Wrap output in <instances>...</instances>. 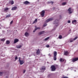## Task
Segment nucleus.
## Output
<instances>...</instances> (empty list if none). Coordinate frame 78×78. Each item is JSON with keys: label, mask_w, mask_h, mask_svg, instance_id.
I'll use <instances>...</instances> for the list:
<instances>
[{"label": "nucleus", "mask_w": 78, "mask_h": 78, "mask_svg": "<svg viewBox=\"0 0 78 78\" xmlns=\"http://www.w3.org/2000/svg\"><path fill=\"white\" fill-rule=\"evenodd\" d=\"M57 52L56 51H54V56H53V59L54 61H56L57 59Z\"/></svg>", "instance_id": "1"}, {"label": "nucleus", "mask_w": 78, "mask_h": 78, "mask_svg": "<svg viewBox=\"0 0 78 78\" xmlns=\"http://www.w3.org/2000/svg\"><path fill=\"white\" fill-rule=\"evenodd\" d=\"M51 70L52 71H55L56 68L55 67V65H52L51 66Z\"/></svg>", "instance_id": "2"}, {"label": "nucleus", "mask_w": 78, "mask_h": 78, "mask_svg": "<svg viewBox=\"0 0 78 78\" xmlns=\"http://www.w3.org/2000/svg\"><path fill=\"white\" fill-rule=\"evenodd\" d=\"M19 62H20V65H22L25 62V61L23 60H20V58H19Z\"/></svg>", "instance_id": "3"}, {"label": "nucleus", "mask_w": 78, "mask_h": 78, "mask_svg": "<svg viewBox=\"0 0 78 78\" xmlns=\"http://www.w3.org/2000/svg\"><path fill=\"white\" fill-rule=\"evenodd\" d=\"M78 60V58H73L72 59V62H75L76 61Z\"/></svg>", "instance_id": "4"}, {"label": "nucleus", "mask_w": 78, "mask_h": 78, "mask_svg": "<svg viewBox=\"0 0 78 78\" xmlns=\"http://www.w3.org/2000/svg\"><path fill=\"white\" fill-rule=\"evenodd\" d=\"M45 10H43L41 12V17H43L44 16V15H45Z\"/></svg>", "instance_id": "5"}, {"label": "nucleus", "mask_w": 78, "mask_h": 78, "mask_svg": "<svg viewBox=\"0 0 78 78\" xmlns=\"http://www.w3.org/2000/svg\"><path fill=\"white\" fill-rule=\"evenodd\" d=\"M23 4L25 5H30V2L28 1H26L23 2Z\"/></svg>", "instance_id": "6"}, {"label": "nucleus", "mask_w": 78, "mask_h": 78, "mask_svg": "<svg viewBox=\"0 0 78 78\" xmlns=\"http://www.w3.org/2000/svg\"><path fill=\"white\" fill-rule=\"evenodd\" d=\"M72 10V8L71 7H70L69 8V9H68V11L69 12V14H71V13H72L73 12V11H71Z\"/></svg>", "instance_id": "7"}, {"label": "nucleus", "mask_w": 78, "mask_h": 78, "mask_svg": "<svg viewBox=\"0 0 78 78\" xmlns=\"http://www.w3.org/2000/svg\"><path fill=\"white\" fill-rule=\"evenodd\" d=\"M51 20H53V18H51L48 19L46 20V22H50V21H51Z\"/></svg>", "instance_id": "8"}, {"label": "nucleus", "mask_w": 78, "mask_h": 78, "mask_svg": "<svg viewBox=\"0 0 78 78\" xmlns=\"http://www.w3.org/2000/svg\"><path fill=\"white\" fill-rule=\"evenodd\" d=\"M58 20H56L54 22V24H57V26H56V27H57L58 25Z\"/></svg>", "instance_id": "9"}, {"label": "nucleus", "mask_w": 78, "mask_h": 78, "mask_svg": "<svg viewBox=\"0 0 78 78\" xmlns=\"http://www.w3.org/2000/svg\"><path fill=\"white\" fill-rule=\"evenodd\" d=\"M37 51L36 53L37 55H39V54H40V51L39 50V49L37 50Z\"/></svg>", "instance_id": "10"}, {"label": "nucleus", "mask_w": 78, "mask_h": 78, "mask_svg": "<svg viewBox=\"0 0 78 78\" xmlns=\"http://www.w3.org/2000/svg\"><path fill=\"white\" fill-rule=\"evenodd\" d=\"M76 20H73V21H72V23L74 25H75V24H76Z\"/></svg>", "instance_id": "11"}, {"label": "nucleus", "mask_w": 78, "mask_h": 78, "mask_svg": "<svg viewBox=\"0 0 78 78\" xmlns=\"http://www.w3.org/2000/svg\"><path fill=\"white\" fill-rule=\"evenodd\" d=\"M41 70H44V71L45 70V67L44 66H42Z\"/></svg>", "instance_id": "12"}, {"label": "nucleus", "mask_w": 78, "mask_h": 78, "mask_svg": "<svg viewBox=\"0 0 78 78\" xmlns=\"http://www.w3.org/2000/svg\"><path fill=\"white\" fill-rule=\"evenodd\" d=\"M69 54V52L68 51H65L64 52V55H67Z\"/></svg>", "instance_id": "13"}, {"label": "nucleus", "mask_w": 78, "mask_h": 78, "mask_svg": "<svg viewBox=\"0 0 78 78\" xmlns=\"http://www.w3.org/2000/svg\"><path fill=\"white\" fill-rule=\"evenodd\" d=\"M40 27H36L35 28V30L33 31V33H34L36 31V30H37L38 29V30L40 29Z\"/></svg>", "instance_id": "14"}, {"label": "nucleus", "mask_w": 78, "mask_h": 78, "mask_svg": "<svg viewBox=\"0 0 78 78\" xmlns=\"http://www.w3.org/2000/svg\"><path fill=\"white\" fill-rule=\"evenodd\" d=\"M19 41V39H15L14 41V44H16V43H17V42Z\"/></svg>", "instance_id": "15"}, {"label": "nucleus", "mask_w": 78, "mask_h": 78, "mask_svg": "<svg viewBox=\"0 0 78 78\" xmlns=\"http://www.w3.org/2000/svg\"><path fill=\"white\" fill-rule=\"evenodd\" d=\"M17 9V7H14L12 8V11H14V10H16Z\"/></svg>", "instance_id": "16"}, {"label": "nucleus", "mask_w": 78, "mask_h": 78, "mask_svg": "<svg viewBox=\"0 0 78 78\" xmlns=\"http://www.w3.org/2000/svg\"><path fill=\"white\" fill-rule=\"evenodd\" d=\"M25 35L26 36V37H28V36H29V34L28 32H26L25 33Z\"/></svg>", "instance_id": "17"}, {"label": "nucleus", "mask_w": 78, "mask_h": 78, "mask_svg": "<svg viewBox=\"0 0 78 78\" xmlns=\"http://www.w3.org/2000/svg\"><path fill=\"white\" fill-rule=\"evenodd\" d=\"M9 3H10V4H11V5H13V4H14V1H9Z\"/></svg>", "instance_id": "18"}, {"label": "nucleus", "mask_w": 78, "mask_h": 78, "mask_svg": "<svg viewBox=\"0 0 78 78\" xmlns=\"http://www.w3.org/2000/svg\"><path fill=\"white\" fill-rule=\"evenodd\" d=\"M45 33V31H42L41 32H40L39 33V34H44Z\"/></svg>", "instance_id": "19"}, {"label": "nucleus", "mask_w": 78, "mask_h": 78, "mask_svg": "<svg viewBox=\"0 0 78 78\" xmlns=\"http://www.w3.org/2000/svg\"><path fill=\"white\" fill-rule=\"evenodd\" d=\"M6 44H10V41H9L7 40L6 41Z\"/></svg>", "instance_id": "20"}, {"label": "nucleus", "mask_w": 78, "mask_h": 78, "mask_svg": "<svg viewBox=\"0 0 78 78\" xmlns=\"http://www.w3.org/2000/svg\"><path fill=\"white\" fill-rule=\"evenodd\" d=\"M37 22V19H36L34 21V22L33 23H36Z\"/></svg>", "instance_id": "21"}, {"label": "nucleus", "mask_w": 78, "mask_h": 78, "mask_svg": "<svg viewBox=\"0 0 78 78\" xmlns=\"http://www.w3.org/2000/svg\"><path fill=\"white\" fill-rule=\"evenodd\" d=\"M5 38H2L0 39L1 41H5Z\"/></svg>", "instance_id": "22"}, {"label": "nucleus", "mask_w": 78, "mask_h": 78, "mask_svg": "<svg viewBox=\"0 0 78 78\" xmlns=\"http://www.w3.org/2000/svg\"><path fill=\"white\" fill-rule=\"evenodd\" d=\"M66 4H67V3L66 2H63V3H62V4L63 5H66Z\"/></svg>", "instance_id": "23"}, {"label": "nucleus", "mask_w": 78, "mask_h": 78, "mask_svg": "<svg viewBox=\"0 0 78 78\" xmlns=\"http://www.w3.org/2000/svg\"><path fill=\"white\" fill-rule=\"evenodd\" d=\"M10 17H11V15H8L6 16L5 18Z\"/></svg>", "instance_id": "24"}, {"label": "nucleus", "mask_w": 78, "mask_h": 78, "mask_svg": "<svg viewBox=\"0 0 78 78\" xmlns=\"http://www.w3.org/2000/svg\"><path fill=\"white\" fill-rule=\"evenodd\" d=\"M8 9H9V8H6L4 9V11H8Z\"/></svg>", "instance_id": "25"}, {"label": "nucleus", "mask_w": 78, "mask_h": 78, "mask_svg": "<svg viewBox=\"0 0 78 78\" xmlns=\"http://www.w3.org/2000/svg\"><path fill=\"white\" fill-rule=\"evenodd\" d=\"M17 48H20L21 47H22V46L21 45H19L17 47Z\"/></svg>", "instance_id": "26"}, {"label": "nucleus", "mask_w": 78, "mask_h": 78, "mask_svg": "<svg viewBox=\"0 0 78 78\" xmlns=\"http://www.w3.org/2000/svg\"><path fill=\"white\" fill-rule=\"evenodd\" d=\"M49 37H47V38L45 39L44 40L45 41H47V40H48V39H49Z\"/></svg>", "instance_id": "27"}, {"label": "nucleus", "mask_w": 78, "mask_h": 78, "mask_svg": "<svg viewBox=\"0 0 78 78\" xmlns=\"http://www.w3.org/2000/svg\"><path fill=\"white\" fill-rule=\"evenodd\" d=\"M77 38H78V37H76L74 38V39H73V40L74 41H75V40H76V39H77Z\"/></svg>", "instance_id": "28"}, {"label": "nucleus", "mask_w": 78, "mask_h": 78, "mask_svg": "<svg viewBox=\"0 0 78 78\" xmlns=\"http://www.w3.org/2000/svg\"><path fill=\"white\" fill-rule=\"evenodd\" d=\"M58 38H59V39H62V36L59 35Z\"/></svg>", "instance_id": "29"}, {"label": "nucleus", "mask_w": 78, "mask_h": 78, "mask_svg": "<svg viewBox=\"0 0 78 78\" xmlns=\"http://www.w3.org/2000/svg\"><path fill=\"white\" fill-rule=\"evenodd\" d=\"M59 61H60V62H62V58H60L59 59Z\"/></svg>", "instance_id": "30"}, {"label": "nucleus", "mask_w": 78, "mask_h": 78, "mask_svg": "<svg viewBox=\"0 0 78 78\" xmlns=\"http://www.w3.org/2000/svg\"><path fill=\"white\" fill-rule=\"evenodd\" d=\"M2 75H3V73L0 72V76H2Z\"/></svg>", "instance_id": "31"}, {"label": "nucleus", "mask_w": 78, "mask_h": 78, "mask_svg": "<svg viewBox=\"0 0 78 78\" xmlns=\"http://www.w3.org/2000/svg\"><path fill=\"white\" fill-rule=\"evenodd\" d=\"M47 24H44L43 26H44V27H46V26H47Z\"/></svg>", "instance_id": "32"}, {"label": "nucleus", "mask_w": 78, "mask_h": 78, "mask_svg": "<svg viewBox=\"0 0 78 78\" xmlns=\"http://www.w3.org/2000/svg\"><path fill=\"white\" fill-rule=\"evenodd\" d=\"M62 78H69V77L67 76H64L63 77H62Z\"/></svg>", "instance_id": "33"}, {"label": "nucleus", "mask_w": 78, "mask_h": 78, "mask_svg": "<svg viewBox=\"0 0 78 78\" xmlns=\"http://www.w3.org/2000/svg\"><path fill=\"white\" fill-rule=\"evenodd\" d=\"M18 59V57H16L15 58V60H17V59Z\"/></svg>", "instance_id": "34"}, {"label": "nucleus", "mask_w": 78, "mask_h": 78, "mask_svg": "<svg viewBox=\"0 0 78 78\" xmlns=\"http://www.w3.org/2000/svg\"><path fill=\"white\" fill-rule=\"evenodd\" d=\"M46 47L47 48H49V47H50V46L49 45H47L46 46Z\"/></svg>", "instance_id": "35"}, {"label": "nucleus", "mask_w": 78, "mask_h": 78, "mask_svg": "<svg viewBox=\"0 0 78 78\" xmlns=\"http://www.w3.org/2000/svg\"><path fill=\"white\" fill-rule=\"evenodd\" d=\"M12 23H13V21H12L10 23V24H12Z\"/></svg>", "instance_id": "36"}, {"label": "nucleus", "mask_w": 78, "mask_h": 78, "mask_svg": "<svg viewBox=\"0 0 78 78\" xmlns=\"http://www.w3.org/2000/svg\"><path fill=\"white\" fill-rule=\"evenodd\" d=\"M25 72H26V70H23V73H25Z\"/></svg>", "instance_id": "37"}, {"label": "nucleus", "mask_w": 78, "mask_h": 78, "mask_svg": "<svg viewBox=\"0 0 78 78\" xmlns=\"http://www.w3.org/2000/svg\"><path fill=\"white\" fill-rule=\"evenodd\" d=\"M68 23H71L70 21L68 20Z\"/></svg>", "instance_id": "38"}, {"label": "nucleus", "mask_w": 78, "mask_h": 78, "mask_svg": "<svg viewBox=\"0 0 78 78\" xmlns=\"http://www.w3.org/2000/svg\"><path fill=\"white\" fill-rule=\"evenodd\" d=\"M70 42H73V40H70Z\"/></svg>", "instance_id": "39"}, {"label": "nucleus", "mask_w": 78, "mask_h": 78, "mask_svg": "<svg viewBox=\"0 0 78 78\" xmlns=\"http://www.w3.org/2000/svg\"><path fill=\"white\" fill-rule=\"evenodd\" d=\"M48 56H51V55H50V54H48Z\"/></svg>", "instance_id": "40"}, {"label": "nucleus", "mask_w": 78, "mask_h": 78, "mask_svg": "<svg viewBox=\"0 0 78 78\" xmlns=\"http://www.w3.org/2000/svg\"><path fill=\"white\" fill-rule=\"evenodd\" d=\"M51 3L52 4H53L54 3V2H51Z\"/></svg>", "instance_id": "41"}, {"label": "nucleus", "mask_w": 78, "mask_h": 78, "mask_svg": "<svg viewBox=\"0 0 78 78\" xmlns=\"http://www.w3.org/2000/svg\"><path fill=\"white\" fill-rule=\"evenodd\" d=\"M6 78H8V76H6Z\"/></svg>", "instance_id": "42"}, {"label": "nucleus", "mask_w": 78, "mask_h": 78, "mask_svg": "<svg viewBox=\"0 0 78 78\" xmlns=\"http://www.w3.org/2000/svg\"><path fill=\"white\" fill-rule=\"evenodd\" d=\"M63 61V62L64 61V60H63V61Z\"/></svg>", "instance_id": "43"}, {"label": "nucleus", "mask_w": 78, "mask_h": 78, "mask_svg": "<svg viewBox=\"0 0 78 78\" xmlns=\"http://www.w3.org/2000/svg\"><path fill=\"white\" fill-rule=\"evenodd\" d=\"M0 29H1V28L0 27Z\"/></svg>", "instance_id": "44"}]
</instances>
